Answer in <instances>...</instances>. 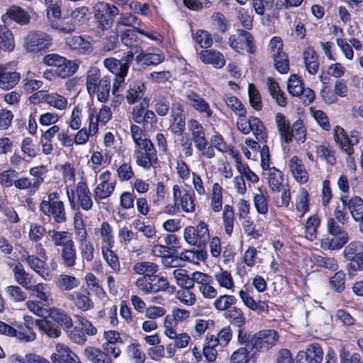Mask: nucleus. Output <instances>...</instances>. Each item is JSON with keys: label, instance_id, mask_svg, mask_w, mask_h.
Returning a JSON list of instances; mask_svg holds the SVG:
<instances>
[{"label": "nucleus", "instance_id": "nucleus-18", "mask_svg": "<svg viewBox=\"0 0 363 363\" xmlns=\"http://www.w3.org/2000/svg\"><path fill=\"white\" fill-rule=\"evenodd\" d=\"M56 352L50 359L52 363H80L78 357L64 344L58 343L55 346Z\"/></svg>", "mask_w": 363, "mask_h": 363}, {"label": "nucleus", "instance_id": "nucleus-36", "mask_svg": "<svg viewBox=\"0 0 363 363\" xmlns=\"http://www.w3.org/2000/svg\"><path fill=\"white\" fill-rule=\"evenodd\" d=\"M60 256L62 263L66 267H72L75 265L77 250L74 241L62 248Z\"/></svg>", "mask_w": 363, "mask_h": 363}, {"label": "nucleus", "instance_id": "nucleus-52", "mask_svg": "<svg viewBox=\"0 0 363 363\" xmlns=\"http://www.w3.org/2000/svg\"><path fill=\"white\" fill-rule=\"evenodd\" d=\"M222 206V187L218 183H214L211 198V207L214 212H219L221 211Z\"/></svg>", "mask_w": 363, "mask_h": 363}, {"label": "nucleus", "instance_id": "nucleus-24", "mask_svg": "<svg viewBox=\"0 0 363 363\" xmlns=\"http://www.w3.org/2000/svg\"><path fill=\"white\" fill-rule=\"evenodd\" d=\"M0 333L11 337L17 335L19 340L25 342L33 341L36 337L35 333L30 329L26 332H20L17 334L14 328L1 321H0Z\"/></svg>", "mask_w": 363, "mask_h": 363}, {"label": "nucleus", "instance_id": "nucleus-31", "mask_svg": "<svg viewBox=\"0 0 363 363\" xmlns=\"http://www.w3.org/2000/svg\"><path fill=\"white\" fill-rule=\"evenodd\" d=\"M289 167L294 178L297 182H307L308 173L304 166L302 164L301 160L297 157H293L289 162Z\"/></svg>", "mask_w": 363, "mask_h": 363}, {"label": "nucleus", "instance_id": "nucleus-2", "mask_svg": "<svg viewBox=\"0 0 363 363\" xmlns=\"http://www.w3.org/2000/svg\"><path fill=\"white\" fill-rule=\"evenodd\" d=\"M344 225L336 221L335 218H329L327 222V231L332 237L323 238L321 247L331 250L342 248L349 240L348 233Z\"/></svg>", "mask_w": 363, "mask_h": 363}, {"label": "nucleus", "instance_id": "nucleus-62", "mask_svg": "<svg viewBox=\"0 0 363 363\" xmlns=\"http://www.w3.org/2000/svg\"><path fill=\"white\" fill-rule=\"evenodd\" d=\"M136 32L137 28L128 29L123 32L121 35V40L122 43L128 48H133L138 50V47L137 46L138 36Z\"/></svg>", "mask_w": 363, "mask_h": 363}, {"label": "nucleus", "instance_id": "nucleus-59", "mask_svg": "<svg viewBox=\"0 0 363 363\" xmlns=\"http://www.w3.org/2000/svg\"><path fill=\"white\" fill-rule=\"evenodd\" d=\"M225 232L230 235L234 225V211L230 205H225L223 212Z\"/></svg>", "mask_w": 363, "mask_h": 363}, {"label": "nucleus", "instance_id": "nucleus-3", "mask_svg": "<svg viewBox=\"0 0 363 363\" xmlns=\"http://www.w3.org/2000/svg\"><path fill=\"white\" fill-rule=\"evenodd\" d=\"M236 125L242 133L247 135L252 132L258 141H267V133L264 123L259 118L255 116H250L247 118L246 116H242L238 118Z\"/></svg>", "mask_w": 363, "mask_h": 363}, {"label": "nucleus", "instance_id": "nucleus-35", "mask_svg": "<svg viewBox=\"0 0 363 363\" xmlns=\"http://www.w3.org/2000/svg\"><path fill=\"white\" fill-rule=\"evenodd\" d=\"M145 89V84L141 82H136L130 84L126 95V99L128 104H133L137 101L142 99Z\"/></svg>", "mask_w": 363, "mask_h": 363}, {"label": "nucleus", "instance_id": "nucleus-19", "mask_svg": "<svg viewBox=\"0 0 363 363\" xmlns=\"http://www.w3.org/2000/svg\"><path fill=\"white\" fill-rule=\"evenodd\" d=\"M186 98L188 99L190 105L199 113H205L206 117L210 118L213 115L208 103L196 92L188 90L186 92Z\"/></svg>", "mask_w": 363, "mask_h": 363}, {"label": "nucleus", "instance_id": "nucleus-1", "mask_svg": "<svg viewBox=\"0 0 363 363\" xmlns=\"http://www.w3.org/2000/svg\"><path fill=\"white\" fill-rule=\"evenodd\" d=\"M86 91L91 98L96 97L101 103H106L110 96L111 77L101 76V70L96 66L90 67L85 76Z\"/></svg>", "mask_w": 363, "mask_h": 363}, {"label": "nucleus", "instance_id": "nucleus-23", "mask_svg": "<svg viewBox=\"0 0 363 363\" xmlns=\"http://www.w3.org/2000/svg\"><path fill=\"white\" fill-rule=\"evenodd\" d=\"M135 60L138 62H143L145 65H157L164 60V55L159 50L156 52H147L140 49L139 54L136 56Z\"/></svg>", "mask_w": 363, "mask_h": 363}, {"label": "nucleus", "instance_id": "nucleus-22", "mask_svg": "<svg viewBox=\"0 0 363 363\" xmlns=\"http://www.w3.org/2000/svg\"><path fill=\"white\" fill-rule=\"evenodd\" d=\"M21 260L26 261L29 267L38 275L48 279L50 277V273L46 269V263L44 260L38 258L35 255H22Z\"/></svg>", "mask_w": 363, "mask_h": 363}, {"label": "nucleus", "instance_id": "nucleus-44", "mask_svg": "<svg viewBox=\"0 0 363 363\" xmlns=\"http://www.w3.org/2000/svg\"><path fill=\"white\" fill-rule=\"evenodd\" d=\"M35 323L39 329L50 337H57L60 335V330L57 325L50 320H38Z\"/></svg>", "mask_w": 363, "mask_h": 363}, {"label": "nucleus", "instance_id": "nucleus-20", "mask_svg": "<svg viewBox=\"0 0 363 363\" xmlns=\"http://www.w3.org/2000/svg\"><path fill=\"white\" fill-rule=\"evenodd\" d=\"M340 200L343 204V208H347L354 220L356 222L363 216V200L357 196L347 200L345 196H341Z\"/></svg>", "mask_w": 363, "mask_h": 363}, {"label": "nucleus", "instance_id": "nucleus-51", "mask_svg": "<svg viewBox=\"0 0 363 363\" xmlns=\"http://www.w3.org/2000/svg\"><path fill=\"white\" fill-rule=\"evenodd\" d=\"M90 14L89 9L86 6H80L74 9L70 14V19L76 25H81L86 23Z\"/></svg>", "mask_w": 363, "mask_h": 363}, {"label": "nucleus", "instance_id": "nucleus-27", "mask_svg": "<svg viewBox=\"0 0 363 363\" xmlns=\"http://www.w3.org/2000/svg\"><path fill=\"white\" fill-rule=\"evenodd\" d=\"M303 55L308 72L311 74H316L319 68V62L315 50L312 47H308L305 49Z\"/></svg>", "mask_w": 363, "mask_h": 363}, {"label": "nucleus", "instance_id": "nucleus-42", "mask_svg": "<svg viewBox=\"0 0 363 363\" xmlns=\"http://www.w3.org/2000/svg\"><path fill=\"white\" fill-rule=\"evenodd\" d=\"M291 142L294 138L297 143H303L306 139V128L301 120L295 121L290 129Z\"/></svg>", "mask_w": 363, "mask_h": 363}, {"label": "nucleus", "instance_id": "nucleus-25", "mask_svg": "<svg viewBox=\"0 0 363 363\" xmlns=\"http://www.w3.org/2000/svg\"><path fill=\"white\" fill-rule=\"evenodd\" d=\"M333 138L338 147L345 153L347 155L354 153L353 147L350 145L349 136L342 127L337 125L334 128Z\"/></svg>", "mask_w": 363, "mask_h": 363}, {"label": "nucleus", "instance_id": "nucleus-53", "mask_svg": "<svg viewBox=\"0 0 363 363\" xmlns=\"http://www.w3.org/2000/svg\"><path fill=\"white\" fill-rule=\"evenodd\" d=\"M77 69L78 65L75 62L65 58V62L56 68L55 73L62 78H66L74 74Z\"/></svg>", "mask_w": 363, "mask_h": 363}, {"label": "nucleus", "instance_id": "nucleus-58", "mask_svg": "<svg viewBox=\"0 0 363 363\" xmlns=\"http://www.w3.org/2000/svg\"><path fill=\"white\" fill-rule=\"evenodd\" d=\"M247 89L250 106L256 111L262 110V101L258 90L253 84H249Z\"/></svg>", "mask_w": 363, "mask_h": 363}, {"label": "nucleus", "instance_id": "nucleus-43", "mask_svg": "<svg viewBox=\"0 0 363 363\" xmlns=\"http://www.w3.org/2000/svg\"><path fill=\"white\" fill-rule=\"evenodd\" d=\"M57 286L62 291H71L79 286V281L74 276L61 274L57 278Z\"/></svg>", "mask_w": 363, "mask_h": 363}, {"label": "nucleus", "instance_id": "nucleus-37", "mask_svg": "<svg viewBox=\"0 0 363 363\" xmlns=\"http://www.w3.org/2000/svg\"><path fill=\"white\" fill-rule=\"evenodd\" d=\"M225 317L229 320L231 325L242 328L246 323V318L242 311L235 306L229 308L225 313Z\"/></svg>", "mask_w": 363, "mask_h": 363}, {"label": "nucleus", "instance_id": "nucleus-17", "mask_svg": "<svg viewBox=\"0 0 363 363\" xmlns=\"http://www.w3.org/2000/svg\"><path fill=\"white\" fill-rule=\"evenodd\" d=\"M187 127L192 137L191 139L193 140L196 149H203L208 145V141L201 123L192 118L188 121Z\"/></svg>", "mask_w": 363, "mask_h": 363}, {"label": "nucleus", "instance_id": "nucleus-7", "mask_svg": "<svg viewBox=\"0 0 363 363\" xmlns=\"http://www.w3.org/2000/svg\"><path fill=\"white\" fill-rule=\"evenodd\" d=\"M94 11L96 18L104 29L112 26L115 17L119 13L116 6L104 1L96 3Z\"/></svg>", "mask_w": 363, "mask_h": 363}, {"label": "nucleus", "instance_id": "nucleus-10", "mask_svg": "<svg viewBox=\"0 0 363 363\" xmlns=\"http://www.w3.org/2000/svg\"><path fill=\"white\" fill-rule=\"evenodd\" d=\"M136 163L145 169L150 168L157 160L156 150L152 142H145L134 151Z\"/></svg>", "mask_w": 363, "mask_h": 363}, {"label": "nucleus", "instance_id": "nucleus-48", "mask_svg": "<svg viewBox=\"0 0 363 363\" xmlns=\"http://www.w3.org/2000/svg\"><path fill=\"white\" fill-rule=\"evenodd\" d=\"M316 155L321 160H324L328 164L334 165L336 163L335 150L330 146L318 145L316 147Z\"/></svg>", "mask_w": 363, "mask_h": 363}, {"label": "nucleus", "instance_id": "nucleus-57", "mask_svg": "<svg viewBox=\"0 0 363 363\" xmlns=\"http://www.w3.org/2000/svg\"><path fill=\"white\" fill-rule=\"evenodd\" d=\"M320 224L319 218L314 215L310 216L306 223V237L307 239L313 240L316 238L317 229Z\"/></svg>", "mask_w": 363, "mask_h": 363}, {"label": "nucleus", "instance_id": "nucleus-26", "mask_svg": "<svg viewBox=\"0 0 363 363\" xmlns=\"http://www.w3.org/2000/svg\"><path fill=\"white\" fill-rule=\"evenodd\" d=\"M65 43L69 48L77 50L81 54H84L91 48V43L80 35L67 37Z\"/></svg>", "mask_w": 363, "mask_h": 363}, {"label": "nucleus", "instance_id": "nucleus-6", "mask_svg": "<svg viewBox=\"0 0 363 363\" xmlns=\"http://www.w3.org/2000/svg\"><path fill=\"white\" fill-rule=\"evenodd\" d=\"M52 42V38L50 35L42 31H34L24 38L23 47L27 52H38L49 48Z\"/></svg>", "mask_w": 363, "mask_h": 363}, {"label": "nucleus", "instance_id": "nucleus-47", "mask_svg": "<svg viewBox=\"0 0 363 363\" xmlns=\"http://www.w3.org/2000/svg\"><path fill=\"white\" fill-rule=\"evenodd\" d=\"M363 252V244L359 241H352L344 250V257L350 261L355 262Z\"/></svg>", "mask_w": 363, "mask_h": 363}, {"label": "nucleus", "instance_id": "nucleus-49", "mask_svg": "<svg viewBox=\"0 0 363 363\" xmlns=\"http://www.w3.org/2000/svg\"><path fill=\"white\" fill-rule=\"evenodd\" d=\"M50 26L52 28L63 34H70L75 30V26L71 19L68 21L66 18H58L57 20L50 22Z\"/></svg>", "mask_w": 363, "mask_h": 363}, {"label": "nucleus", "instance_id": "nucleus-38", "mask_svg": "<svg viewBox=\"0 0 363 363\" xmlns=\"http://www.w3.org/2000/svg\"><path fill=\"white\" fill-rule=\"evenodd\" d=\"M9 17L21 25H27L30 22V16L24 9L18 6H11L6 12Z\"/></svg>", "mask_w": 363, "mask_h": 363}, {"label": "nucleus", "instance_id": "nucleus-64", "mask_svg": "<svg viewBox=\"0 0 363 363\" xmlns=\"http://www.w3.org/2000/svg\"><path fill=\"white\" fill-rule=\"evenodd\" d=\"M235 303L236 298L233 296L222 295L215 301L214 307L218 311H228Z\"/></svg>", "mask_w": 363, "mask_h": 363}, {"label": "nucleus", "instance_id": "nucleus-16", "mask_svg": "<svg viewBox=\"0 0 363 363\" xmlns=\"http://www.w3.org/2000/svg\"><path fill=\"white\" fill-rule=\"evenodd\" d=\"M21 79V74L13 70L9 65H0V88L11 89L16 86Z\"/></svg>", "mask_w": 363, "mask_h": 363}, {"label": "nucleus", "instance_id": "nucleus-54", "mask_svg": "<svg viewBox=\"0 0 363 363\" xmlns=\"http://www.w3.org/2000/svg\"><path fill=\"white\" fill-rule=\"evenodd\" d=\"M230 362V363H254V361L250 357L249 348L247 347H241L233 352Z\"/></svg>", "mask_w": 363, "mask_h": 363}, {"label": "nucleus", "instance_id": "nucleus-60", "mask_svg": "<svg viewBox=\"0 0 363 363\" xmlns=\"http://www.w3.org/2000/svg\"><path fill=\"white\" fill-rule=\"evenodd\" d=\"M111 248V247H102L103 257L114 272H118L120 270L118 257Z\"/></svg>", "mask_w": 363, "mask_h": 363}, {"label": "nucleus", "instance_id": "nucleus-45", "mask_svg": "<svg viewBox=\"0 0 363 363\" xmlns=\"http://www.w3.org/2000/svg\"><path fill=\"white\" fill-rule=\"evenodd\" d=\"M267 84L269 91L272 98L276 101L277 104L280 106H285L286 105V99L279 84L272 79H269L268 80Z\"/></svg>", "mask_w": 363, "mask_h": 363}, {"label": "nucleus", "instance_id": "nucleus-63", "mask_svg": "<svg viewBox=\"0 0 363 363\" xmlns=\"http://www.w3.org/2000/svg\"><path fill=\"white\" fill-rule=\"evenodd\" d=\"M151 293L166 291L169 287V281L163 277L154 274L150 277Z\"/></svg>", "mask_w": 363, "mask_h": 363}, {"label": "nucleus", "instance_id": "nucleus-41", "mask_svg": "<svg viewBox=\"0 0 363 363\" xmlns=\"http://www.w3.org/2000/svg\"><path fill=\"white\" fill-rule=\"evenodd\" d=\"M48 235L55 246H62L64 247L68 243L73 242L71 233L67 231L51 230L48 231Z\"/></svg>", "mask_w": 363, "mask_h": 363}, {"label": "nucleus", "instance_id": "nucleus-50", "mask_svg": "<svg viewBox=\"0 0 363 363\" xmlns=\"http://www.w3.org/2000/svg\"><path fill=\"white\" fill-rule=\"evenodd\" d=\"M303 80L296 74H291L287 83L289 93L294 96H298L303 92Z\"/></svg>", "mask_w": 363, "mask_h": 363}, {"label": "nucleus", "instance_id": "nucleus-46", "mask_svg": "<svg viewBox=\"0 0 363 363\" xmlns=\"http://www.w3.org/2000/svg\"><path fill=\"white\" fill-rule=\"evenodd\" d=\"M205 247H198L196 250H185L180 254L179 259L191 262L203 261L206 257Z\"/></svg>", "mask_w": 363, "mask_h": 363}, {"label": "nucleus", "instance_id": "nucleus-55", "mask_svg": "<svg viewBox=\"0 0 363 363\" xmlns=\"http://www.w3.org/2000/svg\"><path fill=\"white\" fill-rule=\"evenodd\" d=\"M103 65L114 75L126 72V68L123 66L121 62L115 57H107L103 61Z\"/></svg>", "mask_w": 363, "mask_h": 363}, {"label": "nucleus", "instance_id": "nucleus-5", "mask_svg": "<svg viewBox=\"0 0 363 363\" xmlns=\"http://www.w3.org/2000/svg\"><path fill=\"white\" fill-rule=\"evenodd\" d=\"M209 232L208 225L201 221L196 227L188 226L184 230V238L190 245H195L197 247H206L209 240Z\"/></svg>", "mask_w": 363, "mask_h": 363}, {"label": "nucleus", "instance_id": "nucleus-28", "mask_svg": "<svg viewBox=\"0 0 363 363\" xmlns=\"http://www.w3.org/2000/svg\"><path fill=\"white\" fill-rule=\"evenodd\" d=\"M84 354L92 363H112V358L103 350L94 347L84 350Z\"/></svg>", "mask_w": 363, "mask_h": 363}, {"label": "nucleus", "instance_id": "nucleus-11", "mask_svg": "<svg viewBox=\"0 0 363 363\" xmlns=\"http://www.w3.org/2000/svg\"><path fill=\"white\" fill-rule=\"evenodd\" d=\"M40 96H42V99L46 104L57 110L64 111L68 106V101L67 98L57 92L48 93L43 91H40L33 94L30 97V101L33 103H35Z\"/></svg>", "mask_w": 363, "mask_h": 363}, {"label": "nucleus", "instance_id": "nucleus-29", "mask_svg": "<svg viewBox=\"0 0 363 363\" xmlns=\"http://www.w3.org/2000/svg\"><path fill=\"white\" fill-rule=\"evenodd\" d=\"M275 122L281 139L286 143H291L290 129L291 128L289 121L281 113L275 116Z\"/></svg>", "mask_w": 363, "mask_h": 363}, {"label": "nucleus", "instance_id": "nucleus-14", "mask_svg": "<svg viewBox=\"0 0 363 363\" xmlns=\"http://www.w3.org/2000/svg\"><path fill=\"white\" fill-rule=\"evenodd\" d=\"M40 211L43 214L52 217L55 222L62 223L66 221V215L62 201L41 202Z\"/></svg>", "mask_w": 363, "mask_h": 363}, {"label": "nucleus", "instance_id": "nucleus-21", "mask_svg": "<svg viewBox=\"0 0 363 363\" xmlns=\"http://www.w3.org/2000/svg\"><path fill=\"white\" fill-rule=\"evenodd\" d=\"M199 58L203 63L211 64L218 69L223 67L225 64V60L223 55L217 50H201L199 52Z\"/></svg>", "mask_w": 363, "mask_h": 363}, {"label": "nucleus", "instance_id": "nucleus-4", "mask_svg": "<svg viewBox=\"0 0 363 363\" xmlns=\"http://www.w3.org/2000/svg\"><path fill=\"white\" fill-rule=\"evenodd\" d=\"M228 45L233 50L240 54L243 53L245 48L247 52L250 54H254L256 52L253 36L243 29L237 30L235 34L229 37Z\"/></svg>", "mask_w": 363, "mask_h": 363}, {"label": "nucleus", "instance_id": "nucleus-61", "mask_svg": "<svg viewBox=\"0 0 363 363\" xmlns=\"http://www.w3.org/2000/svg\"><path fill=\"white\" fill-rule=\"evenodd\" d=\"M191 289H182L177 292V298L186 306H191L196 302V295L191 291Z\"/></svg>", "mask_w": 363, "mask_h": 363}, {"label": "nucleus", "instance_id": "nucleus-12", "mask_svg": "<svg viewBox=\"0 0 363 363\" xmlns=\"http://www.w3.org/2000/svg\"><path fill=\"white\" fill-rule=\"evenodd\" d=\"M194 191L192 189L181 188L178 185L173 187V196L176 203L181 206L182 209L186 213L194 212L195 204L193 199Z\"/></svg>", "mask_w": 363, "mask_h": 363}, {"label": "nucleus", "instance_id": "nucleus-33", "mask_svg": "<svg viewBox=\"0 0 363 363\" xmlns=\"http://www.w3.org/2000/svg\"><path fill=\"white\" fill-rule=\"evenodd\" d=\"M14 279L23 288L27 289L33 282L32 276L26 272L23 264L17 262L13 269Z\"/></svg>", "mask_w": 363, "mask_h": 363}, {"label": "nucleus", "instance_id": "nucleus-13", "mask_svg": "<svg viewBox=\"0 0 363 363\" xmlns=\"http://www.w3.org/2000/svg\"><path fill=\"white\" fill-rule=\"evenodd\" d=\"M91 296V294L87 289L82 288L69 294L68 299L72 302L78 310L86 312L94 307V303Z\"/></svg>", "mask_w": 363, "mask_h": 363}, {"label": "nucleus", "instance_id": "nucleus-15", "mask_svg": "<svg viewBox=\"0 0 363 363\" xmlns=\"http://www.w3.org/2000/svg\"><path fill=\"white\" fill-rule=\"evenodd\" d=\"M323 352L318 343L309 344L305 352H299L296 356V363H320Z\"/></svg>", "mask_w": 363, "mask_h": 363}, {"label": "nucleus", "instance_id": "nucleus-8", "mask_svg": "<svg viewBox=\"0 0 363 363\" xmlns=\"http://www.w3.org/2000/svg\"><path fill=\"white\" fill-rule=\"evenodd\" d=\"M279 340L278 333L274 330L259 331L252 335V348L259 352L267 351Z\"/></svg>", "mask_w": 363, "mask_h": 363}, {"label": "nucleus", "instance_id": "nucleus-34", "mask_svg": "<svg viewBox=\"0 0 363 363\" xmlns=\"http://www.w3.org/2000/svg\"><path fill=\"white\" fill-rule=\"evenodd\" d=\"M49 317L51 320L62 326L64 329L69 330L72 328V320L64 311L55 308H50Z\"/></svg>", "mask_w": 363, "mask_h": 363}, {"label": "nucleus", "instance_id": "nucleus-39", "mask_svg": "<svg viewBox=\"0 0 363 363\" xmlns=\"http://www.w3.org/2000/svg\"><path fill=\"white\" fill-rule=\"evenodd\" d=\"M218 345V341L214 335H206L203 353L208 362H213L216 359L218 353L216 347Z\"/></svg>", "mask_w": 363, "mask_h": 363}, {"label": "nucleus", "instance_id": "nucleus-9", "mask_svg": "<svg viewBox=\"0 0 363 363\" xmlns=\"http://www.w3.org/2000/svg\"><path fill=\"white\" fill-rule=\"evenodd\" d=\"M75 192L77 194L80 206L85 211L91 209L93 206V201L91 199V193L86 186V184L79 183L75 190L72 188H67V196L73 208H74V199Z\"/></svg>", "mask_w": 363, "mask_h": 363}, {"label": "nucleus", "instance_id": "nucleus-32", "mask_svg": "<svg viewBox=\"0 0 363 363\" xmlns=\"http://www.w3.org/2000/svg\"><path fill=\"white\" fill-rule=\"evenodd\" d=\"M223 101L226 106L230 108L236 116H238V118H240L242 116H246L247 111L244 105L236 96L231 94H227L224 95Z\"/></svg>", "mask_w": 363, "mask_h": 363}, {"label": "nucleus", "instance_id": "nucleus-56", "mask_svg": "<svg viewBox=\"0 0 363 363\" xmlns=\"http://www.w3.org/2000/svg\"><path fill=\"white\" fill-rule=\"evenodd\" d=\"M173 277L179 286L182 289H189L194 287L192 277L186 274V272L182 269H177L173 272Z\"/></svg>", "mask_w": 363, "mask_h": 363}, {"label": "nucleus", "instance_id": "nucleus-40", "mask_svg": "<svg viewBox=\"0 0 363 363\" xmlns=\"http://www.w3.org/2000/svg\"><path fill=\"white\" fill-rule=\"evenodd\" d=\"M133 269L142 277H151L157 272L159 266L154 262L145 261L135 264Z\"/></svg>", "mask_w": 363, "mask_h": 363}, {"label": "nucleus", "instance_id": "nucleus-30", "mask_svg": "<svg viewBox=\"0 0 363 363\" xmlns=\"http://www.w3.org/2000/svg\"><path fill=\"white\" fill-rule=\"evenodd\" d=\"M14 48L15 40L13 33L5 25H0V50L11 52Z\"/></svg>", "mask_w": 363, "mask_h": 363}]
</instances>
